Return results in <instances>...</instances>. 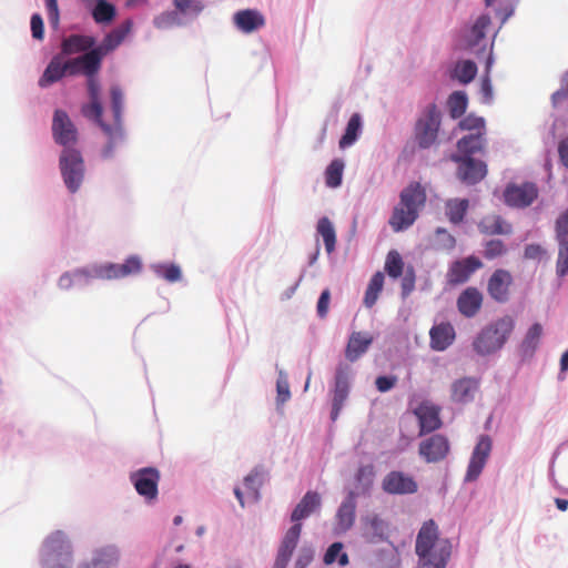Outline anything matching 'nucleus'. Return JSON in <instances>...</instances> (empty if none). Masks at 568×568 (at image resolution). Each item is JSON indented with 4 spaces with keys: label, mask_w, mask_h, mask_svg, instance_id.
I'll return each mask as SVG.
<instances>
[{
    "label": "nucleus",
    "mask_w": 568,
    "mask_h": 568,
    "mask_svg": "<svg viewBox=\"0 0 568 568\" xmlns=\"http://www.w3.org/2000/svg\"><path fill=\"white\" fill-rule=\"evenodd\" d=\"M426 191L418 182L409 183L399 194V202L389 217L394 232H402L414 224L426 203Z\"/></svg>",
    "instance_id": "nucleus-1"
},
{
    "label": "nucleus",
    "mask_w": 568,
    "mask_h": 568,
    "mask_svg": "<svg viewBox=\"0 0 568 568\" xmlns=\"http://www.w3.org/2000/svg\"><path fill=\"white\" fill-rule=\"evenodd\" d=\"M515 328L511 316L505 315L487 325L474 341V349L479 355H489L500 349Z\"/></svg>",
    "instance_id": "nucleus-2"
},
{
    "label": "nucleus",
    "mask_w": 568,
    "mask_h": 568,
    "mask_svg": "<svg viewBox=\"0 0 568 568\" xmlns=\"http://www.w3.org/2000/svg\"><path fill=\"white\" fill-rule=\"evenodd\" d=\"M442 126V112L435 102L425 105L414 124L413 139L419 149L426 150L436 144Z\"/></svg>",
    "instance_id": "nucleus-3"
},
{
    "label": "nucleus",
    "mask_w": 568,
    "mask_h": 568,
    "mask_svg": "<svg viewBox=\"0 0 568 568\" xmlns=\"http://www.w3.org/2000/svg\"><path fill=\"white\" fill-rule=\"evenodd\" d=\"M446 550L450 557V545L447 540H439L437 524L429 519L420 527L415 544V552L419 558V565L435 559L439 551Z\"/></svg>",
    "instance_id": "nucleus-4"
},
{
    "label": "nucleus",
    "mask_w": 568,
    "mask_h": 568,
    "mask_svg": "<svg viewBox=\"0 0 568 568\" xmlns=\"http://www.w3.org/2000/svg\"><path fill=\"white\" fill-rule=\"evenodd\" d=\"M44 568H71V546L62 531H54L43 544Z\"/></svg>",
    "instance_id": "nucleus-5"
},
{
    "label": "nucleus",
    "mask_w": 568,
    "mask_h": 568,
    "mask_svg": "<svg viewBox=\"0 0 568 568\" xmlns=\"http://www.w3.org/2000/svg\"><path fill=\"white\" fill-rule=\"evenodd\" d=\"M142 270L141 260L138 256L128 257L122 264L93 265L91 270H80L77 275H88L101 280H115L138 274Z\"/></svg>",
    "instance_id": "nucleus-6"
},
{
    "label": "nucleus",
    "mask_w": 568,
    "mask_h": 568,
    "mask_svg": "<svg viewBox=\"0 0 568 568\" xmlns=\"http://www.w3.org/2000/svg\"><path fill=\"white\" fill-rule=\"evenodd\" d=\"M60 170L68 190L75 193L84 179V162L81 153L75 149H64L60 155Z\"/></svg>",
    "instance_id": "nucleus-7"
},
{
    "label": "nucleus",
    "mask_w": 568,
    "mask_h": 568,
    "mask_svg": "<svg viewBox=\"0 0 568 568\" xmlns=\"http://www.w3.org/2000/svg\"><path fill=\"white\" fill-rule=\"evenodd\" d=\"M351 367L339 363L335 371L334 385L332 389V420H336L351 390Z\"/></svg>",
    "instance_id": "nucleus-8"
},
{
    "label": "nucleus",
    "mask_w": 568,
    "mask_h": 568,
    "mask_svg": "<svg viewBox=\"0 0 568 568\" xmlns=\"http://www.w3.org/2000/svg\"><path fill=\"white\" fill-rule=\"evenodd\" d=\"M130 480L140 496L149 501L156 499L160 481V473L156 468H141L130 475Z\"/></svg>",
    "instance_id": "nucleus-9"
},
{
    "label": "nucleus",
    "mask_w": 568,
    "mask_h": 568,
    "mask_svg": "<svg viewBox=\"0 0 568 568\" xmlns=\"http://www.w3.org/2000/svg\"><path fill=\"white\" fill-rule=\"evenodd\" d=\"M450 450L448 438L442 434H434L419 443L418 454L426 463L444 460Z\"/></svg>",
    "instance_id": "nucleus-10"
},
{
    "label": "nucleus",
    "mask_w": 568,
    "mask_h": 568,
    "mask_svg": "<svg viewBox=\"0 0 568 568\" xmlns=\"http://www.w3.org/2000/svg\"><path fill=\"white\" fill-rule=\"evenodd\" d=\"M52 135L54 141L69 149L78 141V130L68 113L63 110H55L52 119Z\"/></svg>",
    "instance_id": "nucleus-11"
},
{
    "label": "nucleus",
    "mask_w": 568,
    "mask_h": 568,
    "mask_svg": "<svg viewBox=\"0 0 568 568\" xmlns=\"http://www.w3.org/2000/svg\"><path fill=\"white\" fill-rule=\"evenodd\" d=\"M538 196L535 183L509 184L504 191V200L508 206L524 209L529 206Z\"/></svg>",
    "instance_id": "nucleus-12"
},
{
    "label": "nucleus",
    "mask_w": 568,
    "mask_h": 568,
    "mask_svg": "<svg viewBox=\"0 0 568 568\" xmlns=\"http://www.w3.org/2000/svg\"><path fill=\"white\" fill-rule=\"evenodd\" d=\"M493 447L491 439L488 435H481L473 450L467 473L466 481L476 480L481 474Z\"/></svg>",
    "instance_id": "nucleus-13"
},
{
    "label": "nucleus",
    "mask_w": 568,
    "mask_h": 568,
    "mask_svg": "<svg viewBox=\"0 0 568 568\" xmlns=\"http://www.w3.org/2000/svg\"><path fill=\"white\" fill-rule=\"evenodd\" d=\"M514 278L509 271L498 268L494 271L487 283L489 296L497 303H507L510 298V288Z\"/></svg>",
    "instance_id": "nucleus-14"
},
{
    "label": "nucleus",
    "mask_w": 568,
    "mask_h": 568,
    "mask_svg": "<svg viewBox=\"0 0 568 568\" xmlns=\"http://www.w3.org/2000/svg\"><path fill=\"white\" fill-rule=\"evenodd\" d=\"M414 415L419 423V436L433 433L443 425L440 419V407L430 403L423 402L415 409Z\"/></svg>",
    "instance_id": "nucleus-15"
},
{
    "label": "nucleus",
    "mask_w": 568,
    "mask_h": 568,
    "mask_svg": "<svg viewBox=\"0 0 568 568\" xmlns=\"http://www.w3.org/2000/svg\"><path fill=\"white\" fill-rule=\"evenodd\" d=\"M453 160L459 163L457 170L458 178L467 184H475L487 174V168L483 161L475 160L471 156L463 158L459 155H454Z\"/></svg>",
    "instance_id": "nucleus-16"
},
{
    "label": "nucleus",
    "mask_w": 568,
    "mask_h": 568,
    "mask_svg": "<svg viewBox=\"0 0 568 568\" xmlns=\"http://www.w3.org/2000/svg\"><path fill=\"white\" fill-rule=\"evenodd\" d=\"M481 267L483 263L476 256H467L455 261L447 272V282L452 285L463 284L469 280L471 274Z\"/></svg>",
    "instance_id": "nucleus-17"
},
{
    "label": "nucleus",
    "mask_w": 568,
    "mask_h": 568,
    "mask_svg": "<svg viewBox=\"0 0 568 568\" xmlns=\"http://www.w3.org/2000/svg\"><path fill=\"white\" fill-rule=\"evenodd\" d=\"M302 532V524L294 525L285 532L277 550V556L273 568H286L293 551L295 550Z\"/></svg>",
    "instance_id": "nucleus-18"
},
{
    "label": "nucleus",
    "mask_w": 568,
    "mask_h": 568,
    "mask_svg": "<svg viewBox=\"0 0 568 568\" xmlns=\"http://www.w3.org/2000/svg\"><path fill=\"white\" fill-rule=\"evenodd\" d=\"M384 491L392 495H406L417 491V483L409 475L402 471H390L387 474L382 483Z\"/></svg>",
    "instance_id": "nucleus-19"
},
{
    "label": "nucleus",
    "mask_w": 568,
    "mask_h": 568,
    "mask_svg": "<svg viewBox=\"0 0 568 568\" xmlns=\"http://www.w3.org/2000/svg\"><path fill=\"white\" fill-rule=\"evenodd\" d=\"M131 28L132 22L126 20L119 28L106 34L98 47H94L92 50H90L95 54V58H98L100 65H102L103 58L122 43L128 33L131 31Z\"/></svg>",
    "instance_id": "nucleus-20"
},
{
    "label": "nucleus",
    "mask_w": 568,
    "mask_h": 568,
    "mask_svg": "<svg viewBox=\"0 0 568 568\" xmlns=\"http://www.w3.org/2000/svg\"><path fill=\"white\" fill-rule=\"evenodd\" d=\"M63 63L65 75H77L80 73L84 75L98 74L101 69L98 58L91 51L74 59L63 60Z\"/></svg>",
    "instance_id": "nucleus-21"
},
{
    "label": "nucleus",
    "mask_w": 568,
    "mask_h": 568,
    "mask_svg": "<svg viewBox=\"0 0 568 568\" xmlns=\"http://www.w3.org/2000/svg\"><path fill=\"white\" fill-rule=\"evenodd\" d=\"M478 388V378L463 377L456 379L450 386V398L456 404H467L474 399Z\"/></svg>",
    "instance_id": "nucleus-22"
},
{
    "label": "nucleus",
    "mask_w": 568,
    "mask_h": 568,
    "mask_svg": "<svg viewBox=\"0 0 568 568\" xmlns=\"http://www.w3.org/2000/svg\"><path fill=\"white\" fill-rule=\"evenodd\" d=\"M388 525L378 515H367L363 519V537L369 544H378L387 539Z\"/></svg>",
    "instance_id": "nucleus-23"
},
{
    "label": "nucleus",
    "mask_w": 568,
    "mask_h": 568,
    "mask_svg": "<svg viewBox=\"0 0 568 568\" xmlns=\"http://www.w3.org/2000/svg\"><path fill=\"white\" fill-rule=\"evenodd\" d=\"M483 305V294L476 287H467L457 298L458 311L465 317H474Z\"/></svg>",
    "instance_id": "nucleus-24"
},
{
    "label": "nucleus",
    "mask_w": 568,
    "mask_h": 568,
    "mask_svg": "<svg viewBox=\"0 0 568 568\" xmlns=\"http://www.w3.org/2000/svg\"><path fill=\"white\" fill-rule=\"evenodd\" d=\"M356 496L354 491H349L345 500L338 507L336 513V530L338 532H345L355 523L356 514Z\"/></svg>",
    "instance_id": "nucleus-25"
},
{
    "label": "nucleus",
    "mask_w": 568,
    "mask_h": 568,
    "mask_svg": "<svg viewBox=\"0 0 568 568\" xmlns=\"http://www.w3.org/2000/svg\"><path fill=\"white\" fill-rule=\"evenodd\" d=\"M234 24L244 33H252L264 27V16L254 9H245L237 11L233 17Z\"/></svg>",
    "instance_id": "nucleus-26"
},
{
    "label": "nucleus",
    "mask_w": 568,
    "mask_h": 568,
    "mask_svg": "<svg viewBox=\"0 0 568 568\" xmlns=\"http://www.w3.org/2000/svg\"><path fill=\"white\" fill-rule=\"evenodd\" d=\"M95 45V39L90 36L71 34L64 38L61 42V53L63 55H71L77 53H85L92 50Z\"/></svg>",
    "instance_id": "nucleus-27"
},
{
    "label": "nucleus",
    "mask_w": 568,
    "mask_h": 568,
    "mask_svg": "<svg viewBox=\"0 0 568 568\" xmlns=\"http://www.w3.org/2000/svg\"><path fill=\"white\" fill-rule=\"evenodd\" d=\"M373 343V336L368 333L353 332L348 338L345 357L349 362L357 361Z\"/></svg>",
    "instance_id": "nucleus-28"
},
{
    "label": "nucleus",
    "mask_w": 568,
    "mask_h": 568,
    "mask_svg": "<svg viewBox=\"0 0 568 568\" xmlns=\"http://www.w3.org/2000/svg\"><path fill=\"white\" fill-rule=\"evenodd\" d=\"M321 507V496L316 491H307L301 501L296 505L291 515L293 523H300L302 519L310 517Z\"/></svg>",
    "instance_id": "nucleus-29"
},
{
    "label": "nucleus",
    "mask_w": 568,
    "mask_h": 568,
    "mask_svg": "<svg viewBox=\"0 0 568 568\" xmlns=\"http://www.w3.org/2000/svg\"><path fill=\"white\" fill-rule=\"evenodd\" d=\"M430 346L435 351H445L455 339V329L450 323H440L432 327Z\"/></svg>",
    "instance_id": "nucleus-30"
},
{
    "label": "nucleus",
    "mask_w": 568,
    "mask_h": 568,
    "mask_svg": "<svg viewBox=\"0 0 568 568\" xmlns=\"http://www.w3.org/2000/svg\"><path fill=\"white\" fill-rule=\"evenodd\" d=\"M478 229L486 235H508L513 232L511 224L497 214L485 215L479 221Z\"/></svg>",
    "instance_id": "nucleus-31"
},
{
    "label": "nucleus",
    "mask_w": 568,
    "mask_h": 568,
    "mask_svg": "<svg viewBox=\"0 0 568 568\" xmlns=\"http://www.w3.org/2000/svg\"><path fill=\"white\" fill-rule=\"evenodd\" d=\"M65 75L62 54L54 55L39 79V87L47 88Z\"/></svg>",
    "instance_id": "nucleus-32"
},
{
    "label": "nucleus",
    "mask_w": 568,
    "mask_h": 568,
    "mask_svg": "<svg viewBox=\"0 0 568 568\" xmlns=\"http://www.w3.org/2000/svg\"><path fill=\"white\" fill-rule=\"evenodd\" d=\"M542 332V325L539 323H535L528 328L519 346V352L524 357H531L534 355L539 346Z\"/></svg>",
    "instance_id": "nucleus-33"
},
{
    "label": "nucleus",
    "mask_w": 568,
    "mask_h": 568,
    "mask_svg": "<svg viewBox=\"0 0 568 568\" xmlns=\"http://www.w3.org/2000/svg\"><path fill=\"white\" fill-rule=\"evenodd\" d=\"M119 560V551L115 547L108 546L95 552L90 564L81 568H113Z\"/></svg>",
    "instance_id": "nucleus-34"
},
{
    "label": "nucleus",
    "mask_w": 568,
    "mask_h": 568,
    "mask_svg": "<svg viewBox=\"0 0 568 568\" xmlns=\"http://www.w3.org/2000/svg\"><path fill=\"white\" fill-rule=\"evenodd\" d=\"M486 143L485 134L469 133L457 142V149L466 156L483 151Z\"/></svg>",
    "instance_id": "nucleus-35"
},
{
    "label": "nucleus",
    "mask_w": 568,
    "mask_h": 568,
    "mask_svg": "<svg viewBox=\"0 0 568 568\" xmlns=\"http://www.w3.org/2000/svg\"><path fill=\"white\" fill-rule=\"evenodd\" d=\"M362 131V119L358 113H354L345 129V133L339 140V148L345 149L355 143Z\"/></svg>",
    "instance_id": "nucleus-36"
},
{
    "label": "nucleus",
    "mask_w": 568,
    "mask_h": 568,
    "mask_svg": "<svg viewBox=\"0 0 568 568\" xmlns=\"http://www.w3.org/2000/svg\"><path fill=\"white\" fill-rule=\"evenodd\" d=\"M384 274L382 272H376L366 288L364 296V304L366 307L371 308L375 305L378 300V296L384 286Z\"/></svg>",
    "instance_id": "nucleus-37"
},
{
    "label": "nucleus",
    "mask_w": 568,
    "mask_h": 568,
    "mask_svg": "<svg viewBox=\"0 0 568 568\" xmlns=\"http://www.w3.org/2000/svg\"><path fill=\"white\" fill-rule=\"evenodd\" d=\"M317 233L323 237L325 250L331 254L335 250L336 233L328 217L324 216L317 222Z\"/></svg>",
    "instance_id": "nucleus-38"
},
{
    "label": "nucleus",
    "mask_w": 568,
    "mask_h": 568,
    "mask_svg": "<svg viewBox=\"0 0 568 568\" xmlns=\"http://www.w3.org/2000/svg\"><path fill=\"white\" fill-rule=\"evenodd\" d=\"M81 112L85 118L97 122L105 133L111 134V126L102 120L103 108L100 100H90V103L82 106Z\"/></svg>",
    "instance_id": "nucleus-39"
},
{
    "label": "nucleus",
    "mask_w": 568,
    "mask_h": 568,
    "mask_svg": "<svg viewBox=\"0 0 568 568\" xmlns=\"http://www.w3.org/2000/svg\"><path fill=\"white\" fill-rule=\"evenodd\" d=\"M469 202L468 200H459V199H453L446 202V214L448 216V220L454 223L458 224L460 223L465 214L468 210Z\"/></svg>",
    "instance_id": "nucleus-40"
},
{
    "label": "nucleus",
    "mask_w": 568,
    "mask_h": 568,
    "mask_svg": "<svg viewBox=\"0 0 568 568\" xmlns=\"http://www.w3.org/2000/svg\"><path fill=\"white\" fill-rule=\"evenodd\" d=\"M344 161L334 159L325 170V183L328 187L335 189L342 184Z\"/></svg>",
    "instance_id": "nucleus-41"
},
{
    "label": "nucleus",
    "mask_w": 568,
    "mask_h": 568,
    "mask_svg": "<svg viewBox=\"0 0 568 568\" xmlns=\"http://www.w3.org/2000/svg\"><path fill=\"white\" fill-rule=\"evenodd\" d=\"M477 73V65L475 62L470 60H464L456 64L454 69V78H456L460 83H469Z\"/></svg>",
    "instance_id": "nucleus-42"
},
{
    "label": "nucleus",
    "mask_w": 568,
    "mask_h": 568,
    "mask_svg": "<svg viewBox=\"0 0 568 568\" xmlns=\"http://www.w3.org/2000/svg\"><path fill=\"white\" fill-rule=\"evenodd\" d=\"M343 544L339 541L333 542L328 549L326 550L323 561L325 565H332L336 560L338 561L339 566L344 567L348 565L349 559L348 555L346 552H343Z\"/></svg>",
    "instance_id": "nucleus-43"
},
{
    "label": "nucleus",
    "mask_w": 568,
    "mask_h": 568,
    "mask_svg": "<svg viewBox=\"0 0 568 568\" xmlns=\"http://www.w3.org/2000/svg\"><path fill=\"white\" fill-rule=\"evenodd\" d=\"M449 114L453 119L460 118L467 109V97L462 91L452 93L448 98Z\"/></svg>",
    "instance_id": "nucleus-44"
},
{
    "label": "nucleus",
    "mask_w": 568,
    "mask_h": 568,
    "mask_svg": "<svg viewBox=\"0 0 568 568\" xmlns=\"http://www.w3.org/2000/svg\"><path fill=\"white\" fill-rule=\"evenodd\" d=\"M92 16L98 23H108L115 17V8L105 0H98Z\"/></svg>",
    "instance_id": "nucleus-45"
},
{
    "label": "nucleus",
    "mask_w": 568,
    "mask_h": 568,
    "mask_svg": "<svg viewBox=\"0 0 568 568\" xmlns=\"http://www.w3.org/2000/svg\"><path fill=\"white\" fill-rule=\"evenodd\" d=\"M404 262L400 254L392 250L388 252L385 261V271L393 278H398L403 274Z\"/></svg>",
    "instance_id": "nucleus-46"
},
{
    "label": "nucleus",
    "mask_w": 568,
    "mask_h": 568,
    "mask_svg": "<svg viewBox=\"0 0 568 568\" xmlns=\"http://www.w3.org/2000/svg\"><path fill=\"white\" fill-rule=\"evenodd\" d=\"M153 271L156 276L170 283L178 282L182 277L181 268L176 264H156L153 265Z\"/></svg>",
    "instance_id": "nucleus-47"
},
{
    "label": "nucleus",
    "mask_w": 568,
    "mask_h": 568,
    "mask_svg": "<svg viewBox=\"0 0 568 568\" xmlns=\"http://www.w3.org/2000/svg\"><path fill=\"white\" fill-rule=\"evenodd\" d=\"M458 126L463 131H469V133L486 134L485 120L480 116H475L473 114L465 116L458 123Z\"/></svg>",
    "instance_id": "nucleus-48"
},
{
    "label": "nucleus",
    "mask_w": 568,
    "mask_h": 568,
    "mask_svg": "<svg viewBox=\"0 0 568 568\" xmlns=\"http://www.w3.org/2000/svg\"><path fill=\"white\" fill-rule=\"evenodd\" d=\"M176 10L182 14H199L203 8L202 0H173Z\"/></svg>",
    "instance_id": "nucleus-49"
},
{
    "label": "nucleus",
    "mask_w": 568,
    "mask_h": 568,
    "mask_svg": "<svg viewBox=\"0 0 568 568\" xmlns=\"http://www.w3.org/2000/svg\"><path fill=\"white\" fill-rule=\"evenodd\" d=\"M111 106L115 123H120L123 109V92L118 85L110 89Z\"/></svg>",
    "instance_id": "nucleus-50"
},
{
    "label": "nucleus",
    "mask_w": 568,
    "mask_h": 568,
    "mask_svg": "<svg viewBox=\"0 0 568 568\" xmlns=\"http://www.w3.org/2000/svg\"><path fill=\"white\" fill-rule=\"evenodd\" d=\"M556 270L559 276H565L568 273V240L559 241Z\"/></svg>",
    "instance_id": "nucleus-51"
},
{
    "label": "nucleus",
    "mask_w": 568,
    "mask_h": 568,
    "mask_svg": "<svg viewBox=\"0 0 568 568\" xmlns=\"http://www.w3.org/2000/svg\"><path fill=\"white\" fill-rule=\"evenodd\" d=\"M491 20L490 17L487 14L480 16L475 24L471 28V36L474 38V42L478 43L481 39L486 36V30L490 26Z\"/></svg>",
    "instance_id": "nucleus-52"
},
{
    "label": "nucleus",
    "mask_w": 568,
    "mask_h": 568,
    "mask_svg": "<svg viewBox=\"0 0 568 568\" xmlns=\"http://www.w3.org/2000/svg\"><path fill=\"white\" fill-rule=\"evenodd\" d=\"M260 486L261 479L257 473H251L244 478V487L246 489L247 496L253 501L258 499Z\"/></svg>",
    "instance_id": "nucleus-53"
},
{
    "label": "nucleus",
    "mask_w": 568,
    "mask_h": 568,
    "mask_svg": "<svg viewBox=\"0 0 568 568\" xmlns=\"http://www.w3.org/2000/svg\"><path fill=\"white\" fill-rule=\"evenodd\" d=\"M506 253V247L500 240H490L485 245L484 256L488 260L496 258Z\"/></svg>",
    "instance_id": "nucleus-54"
},
{
    "label": "nucleus",
    "mask_w": 568,
    "mask_h": 568,
    "mask_svg": "<svg viewBox=\"0 0 568 568\" xmlns=\"http://www.w3.org/2000/svg\"><path fill=\"white\" fill-rule=\"evenodd\" d=\"M179 13H180L179 11L163 12L162 14L158 16L154 19V24L158 28H169L171 26L179 24L180 23Z\"/></svg>",
    "instance_id": "nucleus-55"
},
{
    "label": "nucleus",
    "mask_w": 568,
    "mask_h": 568,
    "mask_svg": "<svg viewBox=\"0 0 568 568\" xmlns=\"http://www.w3.org/2000/svg\"><path fill=\"white\" fill-rule=\"evenodd\" d=\"M314 559V551L311 548L304 547L300 550L294 564V568H306Z\"/></svg>",
    "instance_id": "nucleus-56"
},
{
    "label": "nucleus",
    "mask_w": 568,
    "mask_h": 568,
    "mask_svg": "<svg viewBox=\"0 0 568 568\" xmlns=\"http://www.w3.org/2000/svg\"><path fill=\"white\" fill-rule=\"evenodd\" d=\"M30 24L32 37L37 40H42L44 36L42 17L39 13L32 14Z\"/></svg>",
    "instance_id": "nucleus-57"
},
{
    "label": "nucleus",
    "mask_w": 568,
    "mask_h": 568,
    "mask_svg": "<svg viewBox=\"0 0 568 568\" xmlns=\"http://www.w3.org/2000/svg\"><path fill=\"white\" fill-rule=\"evenodd\" d=\"M448 562V555L446 550L439 551L435 559L428 560L419 565V568H445Z\"/></svg>",
    "instance_id": "nucleus-58"
},
{
    "label": "nucleus",
    "mask_w": 568,
    "mask_h": 568,
    "mask_svg": "<svg viewBox=\"0 0 568 568\" xmlns=\"http://www.w3.org/2000/svg\"><path fill=\"white\" fill-rule=\"evenodd\" d=\"M81 268H79L80 271ZM78 272V270H75L73 273H64L60 276L59 278V282H58V285L60 288L62 290H69L70 287H72L73 285V281L74 278H93L92 276H88V275H77L75 273Z\"/></svg>",
    "instance_id": "nucleus-59"
},
{
    "label": "nucleus",
    "mask_w": 568,
    "mask_h": 568,
    "mask_svg": "<svg viewBox=\"0 0 568 568\" xmlns=\"http://www.w3.org/2000/svg\"><path fill=\"white\" fill-rule=\"evenodd\" d=\"M329 300H331V293H329V290L326 288L321 293L320 298L317 301V315L321 318L326 317V315L328 313Z\"/></svg>",
    "instance_id": "nucleus-60"
},
{
    "label": "nucleus",
    "mask_w": 568,
    "mask_h": 568,
    "mask_svg": "<svg viewBox=\"0 0 568 568\" xmlns=\"http://www.w3.org/2000/svg\"><path fill=\"white\" fill-rule=\"evenodd\" d=\"M556 233L558 241L566 240L568 235V210L557 219Z\"/></svg>",
    "instance_id": "nucleus-61"
},
{
    "label": "nucleus",
    "mask_w": 568,
    "mask_h": 568,
    "mask_svg": "<svg viewBox=\"0 0 568 568\" xmlns=\"http://www.w3.org/2000/svg\"><path fill=\"white\" fill-rule=\"evenodd\" d=\"M396 382V376H378L375 381V385L381 393H385L392 389Z\"/></svg>",
    "instance_id": "nucleus-62"
},
{
    "label": "nucleus",
    "mask_w": 568,
    "mask_h": 568,
    "mask_svg": "<svg viewBox=\"0 0 568 568\" xmlns=\"http://www.w3.org/2000/svg\"><path fill=\"white\" fill-rule=\"evenodd\" d=\"M97 74L85 75L88 78V93L90 100H100V83L95 78Z\"/></svg>",
    "instance_id": "nucleus-63"
},
{
    "label": "nucleus",
    "mask_w": 568,
    "mask_h": 568,
    "mask_svg": "<svg viewBox=\"0 0 568 568\" xmlns=\"http://www.w3.org/2000/svg\"><path fill=\"white\" fill-rule=\"evenodd\" d=\"M545 254L544 248L539 244H529L525 247L524 256L527 260H538Z\"/></svg>",
    "instance_id": "nucleus-64"
}]
</instances>
